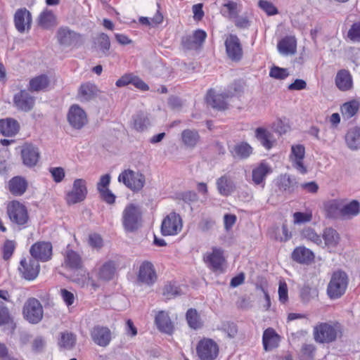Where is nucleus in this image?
<instances>
[{
  "label": "nucleus",
  "mask_w": 360,
  "mask_h": 360,
  "mask_svg": "<svg viewBox=\"0 0 360 360\" xmlns=\"http://www.w3.org/2000/svg\"><path fill=\"white\" fill-rule=\"evenodd\" d=\"M348 277L342 271H335L328 285L327 293L331 299H338L343 295L348 285Z\"/></svg>",
  "instance_id": "1"
},
{
  "label": "nucleus",
  "mask_w": 360,
  "mask_h": 360,
  "mask_svg": "<svg viewBox=\"0 0 360 360\" xmlns=\"http://www.w3.org/2000/svg\"><path fill=\"white\" fill-rule=\"evenodd\" d=\"M142 213L139 206L129 204L122 212V225L125 231L132 232L141 225Z\"/></svg>",
  "instance_id": "2"
},
{
  "label": "nucleus",
  "mask_w": 360,
  "mask_h": 360,
  "mask_svg": "<svg viewBox=\"0 0 360 360\" xmlns=\"http://www.w3.org/2000/svg\"><path fill=\"white\" fill-rule=\"evenodd\" d=\"M340 333L341 328L339 324L327 323L317 325L314 330V339L320 343H328L335 340Z\"/></svg>",
  "instance_id": "3"
},
{
  "label": "nucleus",
  "mask_w": 360,
  "mask_h": 360,
  "mask_svg": "<svg viewBox=\"0 0 360 360\" xmlns=\"http://www.w3.org/2000/svg\"><path fill=\"white\" fill-rule=\"evenodd\" d=\"M203 260L207 267L215 273L221 274L226 270V259L224 250L220 248L213 247L211 252H207Z\"/></svg>",
  "instance_id": "4"
},
{
  "label": "nucleus",
  "mask_w": 360,
  "mask_h": 360,
  "mask_svg": "<svg viewBox=\"0 0 360 360\" xmlns=\"http://www.w3.org/2000/svg\"><path fill=\"white\" fill-rule=\"evenodd\" d=\"M7 213L12 223L24 226L29 221L27 207L18 200H13L7 206Z\"/></svg>",
  "instance_id": "5"
},
{
  "label": "nucleus",
  "mask_w": 360,
  "mask_h": 360,
  "mask_svg": "<svg viewBox=\"0 0 360 360\" xmlns=\"http://www.w3.org/2000/svg\"><path fill=\"white\" fill-rule=\"evenodd\" d=\"M25 319L32 324L38 323L43 318V307L39 301L35 298H29L22 309Z\"/></svg>",
  "instance_id": "6"
},
{
  "label": "nucleus",
  "mask_w": 360,
  "mask_h": 360,
  "mask_svg": "<svg viewBox=\"0 0 360 360\" xmlns=\"http://www.w3.org/2000/svg\"><path fill=\"white\" fill-rule=\"evenodd\" d=\"M118 181L122 182L131 191H139L144 186L146 179L141 173L131 169H125L119 175Z\"/></svg>",
  "instance_id": "7"
},
{
  "label": "nucleus",
  "mask_w": 360,
  "mask_h": 360,
  "mask_svg": "<svg viewBox=\"0 0 360 360\" xmlns=\"http://www.w3.org/2000/svg\"><path fill=\"white\" fill-rule=\"evenodd\" d=\"M87 195L86 181L82 179H75L72 189L67 193L66 201L69 205L83 201Z\"/></svg>",
  "instance_id": "8"
},
{
  "label": "nucleus",
  "mask_w": 360,
  "mask_h": 360,
  "mask_svg": "<svg viewBox=\"0 0 360 360\" xmlns=\"http://www.w3.org/2000/svg\"><path fill=\"white\" fill-rule=\"evenodd\" d=\"M197 354L202 360H213L219 353L217 344L211 339L200 340L196 348Z\"/></svg>",
  "instance_id": "9"
},
{
  "label": "nucleus",
  "mask_w": 360,
  "mask_h": 360,
  "mask_svg": "<svg viewBox=\"0 0 360 360\" xmlns=\"http://www.w3.org/2000/svg\"><path fill=\"white\" fill-rule=\"evenodd\" d=\"M156 280L157 274L153 264L148 261L143 262L139 269L137 281L141 284L150 286Z\"/></svg>",
  "instance_id": "10"
},
{
  "label": "nucleus",
  "mask_w": 360,
  "mask_h": 360,
  "mask_svg": "<svg viewBox=\"0 0 360 360\" xmlns=\"http://www.w3.org/2000/svg\"><path fill=\"white\" fill-rule=\"evenodd\" d=\"M182 222L180 216L175 212L167 215L162 221L161 232L164 236H173L181 231Z\"/></svg>",
  "instance_id": "11"
},
{
  "label": "nucleus",
  "mask_w": 360,
  "mask_h": 360,
  "mask_svg": "<svg viewBox=\"0 0 360 360\" xmlns=\"http://www.w3.org/2000/svg\"><path fill=\"white\" fill-rule=\"evenodd\" d=\"M224 44L228 57L233 61L240 60L243 57V49L238 37L235 34H229Z\"/></svg>",
  "instance_id": "12"
},
{
  "label": "nucleus",
  "mask_w": 360,
  "mask_h": 360,
  "mask_svg": "<svg viewBox=\"0 0 360 360\" xmlns=\"http://www.w3.org/2000/svg\"><path fill=\"white\" fill-rule=\"evenodd\" d=\"M30 252L34 259L46 262L51 257L52 245L49 242H37L32 245Z\"/></svg>",
  "instance_id": "13"
},
{
  "label": "nucleus",
  "mask_w": 360,
  "mask_h": 360,
  "mask_svg": "<svg viewBox=\"0 0 360 360\" xmlns=\"http://www.w3.org/2000/svg\"><path fill=\"white\" fill-rule=\"evenodd\" d=\"M32 15L25 8L18 9L14 15V23L20 33L28 32L31 28Z\"/></svg>",
  "instance_id": "14"
},
{
  "label": "nucleus",
  "mask_w": 360,
  "mask_h": 360,
  "mask_svg": "<svg viewBox=\"0 0 360 360\" xmlns=\"http://www.w3.org/2000/svg\"><path fill=\"white\" fill-rule=\"evenodd\" d=\"M68 120L70 124L75 129L82 128L87 122L85 112L78 105H72L68 112Z\"/></svg>",
  "instance_id": "15"
},
{
  "label": "nucleus",
  "mask_w": 360,
  "mask_h": 360,
  "mask_svg": "<svg viewBox=\"0 0 360 360\" xmlns=\"http://www.w3.org/2000/svg\"><path fill=\"white\" fill-rule=\"evenodd\" d=\"M79 35L68 27H60L56 32V39L60 45L68 47L76 44Z\"/></svg>",
  "instance_id": "16"
},
{
  "label": "nucleus",
  "mask_w": 360,
  "mask_h": 360,
  "mask_svg": "<svg viewBox=\"0 0 360 360\" xmlns=\"http://www.w3.org/2000/svg\"><path fill=\"white\" fill-rule=\"evenodd\" d=\"M35 99L26 90H21L15 94L13 103L15 107L22 111L28 112L34 105Z\"/></svg>",
  "instance_id": "17"
},
{
  "label": "nucleus",
  "mask_w": 360,
  "mask_h": 360,
  "mask_svg": "<svg viewBox=\"0 0 360 360\" xmlns=\"http://www.w3.org/2000/svg\"><path fill=\"white\" fill-rule=\"evenodd\" d=\"M304 154L305 149L302 145L292 146L290 160L292 163V167L302 174H304L307 172L306 167L303 164Z\"/></svg>",
  "instance_id": "18"
},
{
  "label": "nucleus",
  "mask_w": 360,
  "mask_h": 360,
  "mask_svg": "<svg viewBox=\"0 0 360 360\" xmlns=\"http://www.w3.org/2000/svg\"><path fill=\"white\" fill-rule=\"evenodd\" d=\"M93 341L101 347H106L111 340V332L107 327L96 326L91 331Z\"/></svg>",
  "instance_id": "19"
},
{
  "label": "nucleus",
  "mask_w": 360,
  "mask_h": 360,
  "mask_svg": "<svg viewBox=\"0 0 360 360\" xmlns=\"http://www.w3.org/2000/svg\"><path fill=\"white\" fill-rule=\"evenodd\" d=\"M21 156L24 165L33 167L39 160V151L38 148L34 145L26 143L22 148Z\"/></svg>",
  "instance_id": "20"
},
{
  "label": "nucleus",
  "mask_w": 360,
  "mask_h": 360,
  "mask_svg": "<svg viewBox=\"0 0 360 360\" xmlns=\"http://www.w3.org/2000/svg\"><path fill=\"white\" fill-rule=\"evenodd\" d=\"M19 271L25 279L34 280L39 272V262L34 259H30L29 262H27L26 259H22Z\"/></svg>",
  "instance_id": "21"
},
{
  "label": "nucleus",
  "mask_w": 360,
  "mask_h": 360,
  "mask_svg": "<svg viewBox=\"0 0 360 360\" xmlns=\"http://www.w3.org/2000/svg\"><path fill=\"white\" fill-rule=\"evenodd\" d=\"M207 34L202 30L195 31L193 34L183 38L182 44L188 49H197L205 41Z\"/></svg>",
  "instance_id": "22"
},
{
  "label": "nucleus",
  "mask_w": 360,
  "mask_h": 360,
  "mask_svg": "<svg viewBox=\"0 0 360 360\" xmlns=\"http://www.w3.org/2000/svg\"><path fill=\"white\" fill-rule=\"evenodd\" d=\"M230 96L229 94H219L210 89L207 94L206 101L207 103L213 108L218 110H224L226 108V99Z\"/></svg>",
  "instance_id": "23"
},
{
  "label": "nucleus",
  "mask_w": 360,
  "mask_h": 360,
  "mask_svg": "<svg viewBox=\"0 0 360 360\" xmlns=\"http://www.w3.org/2000/svg\"><path fill=\"white\" fill-rule=\"evenodd\" d=\"M277 49L278 52L283 56L295 54L297 49L295 38L291 36L284 37L278 43Z\"/></svg>",
  "instance_id": "24"
},
{
  "label": "nucleus",
  "mask_w": 360,
  "mask_h": 360,
  "mask_svg": "<svg viewBox=\"0 0 360 360\" xmlns=\"http://www.w3.org/2000/svg\"><path fill=\"white\" fill-rule=\"evenodd\" d=\"M64 262L65 266L71 269L81 270L84 272L83 276H84L85 271L82 270V259L77 252L72 250H67L65 254Z\"/></svg>",
  "instance_id": "25"
},
{
  "label": "nucleus",
  "mask_w": 360,
  "mask_h": 360,
  "mask_svg": "<svg viewBox=\"0 0 360 360\" xmlns=\"http://www.w3.org/2000/svg\"><path fill=\"white\" fill-rule=\"evenodd\" d=\"M360 213V203L356 200L341 204L340 217L344 219H351Z\"/></svg>",
  "instance_id": "26"
},
{
  "label": "nucleus",
  "mask_w": 360,
  "mask_h": 360,
  "mask_svg": "<svg viewBox=\"0 0 360 360\" xmlns=\"http://www.w3.org/2000/svg\"><path fill=\"white\" fill-rule=\"evenodd\" d=\"M27 182L22 176H14L8 182V190L14 195H22L27 190Z\"/></svg>",
  "instance_id": "27"
},
{
  "label": "nucleus",
  "mask_w": 360,
  "mask_h": 360,
  "mask_svg": "<svg viewBox=\"0 0 360 360\" xmlns=\"http://www.w3.org/2000/svg\"><path fill=\"white\" fill-rule=\"evenodd\" d=\"M322 238L324 240L323 247H327L330 250L336 248L339 244L340 237L336 230L332 228H326L324 229Z\"/></svg>",
  "instance_id": "28"
},
{
  "label": "nucleus",
  "mask_w": 360,
  "mask_h": 360,
  "mask_svg": "<svg viewBox=\"0 0 360 360\" xmlns=\"http://www.w3.org/2000/svg\"><path fill=\"white\" fill-rule=\"evenodd\" d=\"M279 336L273 328H269L264 330L262 337L264 348L266 351L271 350L278 345Z\"/></svg>",
  "instance_id": "29"
},
{
  "label": "nucleus",
  "mask_w": 360,
  "mask_h": 360,
  "mask_svg": "<svg viewBox=\"0 0 360 360\" xmlns=\"http://www.w3.org/2000/svg\"><path fill=\"white\" fill-rule=\"evenodd\" d=\"M335 84L341 91L349 90L352 86V78L348 70H340L335 77Z\"/></svg>",
  "instance_id": "30"
},
{
  "label": "nucleus",
  "mask_w": 360,
  "mask_h": 360,
  "mask_svg": "<svg viewBox=\"0 0 360 360\" xmlns=\"http://www.w3.org/2000/svg\"><path fill=\"white\" fill-rule=\"evenodd\" d=\"M19 131L18 122L11 118L0 120V133L5 136H15Z\"/></svg>",
  "instance_id": "31"
},
{
  "label": "nucleus",
  "mask_w": 360,
  "mask_h": 360,
  "mask_svg": "<svg viewBox=\"0 0 360 360\" xmlns=\"http://www.w3.org/2000/svg\"><path fill=\"white\" fill-rule=\"evenodd\" d=\"M155 323L160 330L170 334L173 330V325L168 314L161 311L155 316Z\"/></svg>",
  "instance_id": "32"
},
{
  "label": "nucleus",
  "mask_w": 360,
  "mask_h": 360,
  "mask_svg": "<svg viewBox=\"0 0 360 360\" xmlns=\"http://www.w3.org/2000/svg\"><path fill=\"white\" fill-rule=\"evenodd\" d=\"M218 191L223 195H229L235 189V186L230 177L226 175L222 176L217 181Z\"/></svg>",
  "instance_id": "33"
},
{
  "label": "nucleus",
  "mask_w": 360,
  "mask_h": 360,
  "mask_svg": "<svg viewBox=\"0 0 360 360\" xmlns=\"http://www.w3.org/2000/svg\"><path fill=\"white\" fill-rule=\"evenodd\" d=\"M98 93V89L96 85L86 83L81 85L78 96L82 101H89L94 98Z\"/></svg>",
  "instance_id": "34"
},
{
  "label": "nucleus",
  "mask_w": 360,
  "mask_h": 360,
  "mask_svg": "<svg viewBox=\"0 0 360 360\" xmlns=\"http://www.w3.org/2000/svg\"><path fill=\"white\" fill-rule=\"evenodd\" d=\"M115 264L110 261L103 264L98 271V278L102 281H108L112 280L115 274Z\"/></svg>",
  "instance_id": "35"
},
{
  "label": "nucleus",
  "mask_w": 360,
  "mask_h": 360,
  "mask_svg": "<svg viewBox=\"0 0 360 360\" xmlns=\"http://www.w3.org/2000/svg\"><path fill=\"white\" fill-rule=\"evenodd\" d=\"M345 141L351 150H357L360 146V129L353 127L345 135Z\"/></svg>",
  "instance_id": "36"
},
{
  "label": "nucleus",
  "mask_w": 360,
  "mask_h": 360,
  "mask_svg": "<svg viewBox=\"0 0 360 360\" xmlns=\"http://www.w3.org/2000/svg\"><path fill=\"white\" fill-rule=\"evenodd\" d=\"M255 136L261 144L266 149L272 148L274 139L271 132L264 128H257L255 131Z\"/></svg>",
  "instance_id": "37"
},
{
  "label": "nucleus",
  "mask_w": 360,
  "mask_h": 360,
  "mask_svg": "<svg viewBox=\"0 0 360 360\" xmlns=\"http://www.w3.org/2000/svg\"><path fill=\"white\" fill-rule=\"evenodd\" d=\"M49 84V79L45 75L37 76L30 79L29 90L31 91H39L46 89Z\"/></svg>",
  "instance_id": "38"
},
{
  "label": "nucleus",
  "mask_w": 360,
  "mask_h": 360,
  "mask_svg": "<svg viewBox=\"0 0 360 360\" xmlns=\"http://www.w3.org/2000/svg\"><path fill=\"white\" fill-rule=\"evenodd\" d=\"M292 257L295 261L300 263H307L314 259V254L309 249L300 247L295 249Z\"/></svg>",
  "instance_id": "39"
},
{
  "label": "nucleus",
  "mask_w": 360,
  "mask_h": 360,
  "mask_svg": "<svg viewBox=\"0 0 360 360\" xmlns=\"http://www.w3.org/2000/svg\"><path fill=\"white\" fill-rule=\"evenodd\" d=\"M270 172H271V167L266 163L262 162L252 170V181L256 184H260Z\"/></svg>",
  "instance_id": "40"
},
{
  "label": "nucleus",
  "mask_w": 360,
  "mask_h": 360,
  "mask_svg": "<svg viewBox=\"0 0 360 360\" xmlns=\"http://www.w3.org/2000/svg\"><path fill=\"white\" fill-rule=\"evenodd\" d=\"M233 158L238 159H245L252 153V147L247 143H240L235 145L231 150Z\"/></svg>",
  "instance_id": "41"
},
{
  "label": "nucleus",
  "mask_w": 360,
  "mask_h": 360,
  "mask_svg": "<svg viewBox=\"0 0 360 360\" xmlns=\"http://www.w3.org/2000/svg\"><path fill=\"white\" fill-rule=\"evenodd\" d=\"M181 139L186 147L194 148L200 139V136L195 130L185 129L181 132Z\"/></svg>",
  "instance_id": "42"
},
{
  "label": "nucleus",
  "mask_w": 360,
  "mask_h": 360,
  "mask_svg": "<svg viewBox=\"0 0 360 360\" xmlns=\"http://www.w3.org/2000/svg\"><path fill=\"white\" fill-rule=\"evenodd\" d=\"M297 182L294 177H291L290 175L285 174L281 175L278 179V185L280 189L292 192L297 186Z\"/></svg>",
  "instance_id": "43"
},
{
  "label": "nucleus",
  "mask_w": 360,
  "mask_h": 360,
  "mask_svg": "<svg viewBox=\"0 0 360 360\" xmlns=\"http://www.w3.org/2000/svg\"><path fill=\"white\" fill-rule=\"evenodd\" d=\"M134 128L138 131H143L150 125V121L148 115L140 112L133 117Z\"/></svg>",
  "instance_id": "44"
},
{
  "label": "nucleus",
  "mask_w": 360,
  "mask_h": 360,
  "mask_svg": "<svg viewBox=\"0 0 360 360\" xmlns=\"http://www.w3.org/2000/svg\"><path fill=\"white\" fill-rule=\"evenodd\" d=\"M301 236L303 238L319 246L323 247L322 238L320 235L317 234V233L312 228H304L301 233Z\"/></svg>",
  "instance_id": "45"
},
{
  "label": "nucleus",
  "mask_w": 360,
  "mask_h": 360,
  "mask_svg": "<svg viewBox=\"0 0 360 360\" xmlns=\"http://www.w3.org/2000/svg\"><path fill=\"white\" fill-rule=\"evenodd\" d=\"M186 321L188 326L193 329H198L202 326V322L197 311L189 309L186 312Z\"/></svg>",
  "instance_id": "46"
},
{
  "label": "nucleus",
  "mask_w": 360,
  "mask_h": 360,
  "mask_svg": "<svg viewBox=\"0 0 360 360\" xmlns=\"http://www.w3.org/2000/svg\"><path fill=\"white\" fill-rule=\"evenodd\" d=\"M39 24L43 28L48 29L56 25V17L51 11H45L39 15Z\"/></svg>",
  "instance_id": "47"
},
{
  "label": "nucleus",
  "mask_w": 360,
  "mask_h": 360,
  "mask_svg": "<svg viewBox=\"0 0 360 360\" xmlns=\"http://www.w3.org/2000/svg\"><path fill=\"white\" fill-rule=\"evenodd\" d=\"M359 110V103L356 101H352L344 103L341 106V112L342 115L347 119L353 117Z\"/></svg>",
  "instance_id": "48"
},
{
  "label": "nucleus",
  "mask_w": 360,
  "mask_h": 360,
  "mask_svg": "<svg viewBox=\"0 0 360 360\" xmlns=\"http://www.w3.org/2000/svg\"><path fill=\"white\" fill-rule=\"evenodd\" d=\"M76 342V337L71 333H64L61 335L59 344L61 347L70 349H72Z\"/></svg>",
  "instance_id": "49"
},
{
  "label": "nucleus",
  "mask_w": 360,
  "mask_h": 360,
  "mask_svg": "<svg viewBox=\"0 0 360 360\" xmlns=\"http://www.w3.org/2000/svg\"><path fill=\"white\" fill-rule=\"evenodd\" d=\"M289 75L288 69L276 65L272 66L269 71V76L276 79H285Z\"/></svg>",
  "instance_id": "50"
},
{
  "label": "nucleus",
  "mask_w": 360,
  "mask_h": 360,
  "mask_svg": "<svg viewBox=\"0 0 360 360\" xmlns=\"http://www.w3.org/2000/svg\"><path fill=\"white\" fill-rule=\"evenodd\" d=\"M341 203L338 201L330 202L326 205L328 215L332 218L340 217Z\"/></svg>",
  "instance_id": "51"
},
{
  "label": "nucleus",
  "mask_w": 360,
  "mask_h": 360,
  "mask_svg": "<svg viewBox=\"0 0 360 360\" xmlns=\"http://www.w3.org/2000/svg\"><path fill=\"white\" fill-rule=\"evenodd\" d=\"M224 8L226 10H223L224 15L229 18H236L238 16L237 4L233 1H229L224 4Z\"/></svg>",
  "instance_id": "52"
},
{
  "label": "nucleus",
  "mask_w": 360,
  "mask_h": 360,
  "mask_svg": "<svg viewBox=\"0 0 360 360\" xmlns=\"http://www.w3.org/2000/svg\"><path fill=\"white\" fill-rule=\"evenodd\" d=\"M347 37L354 42H360V22H354L347 33Z\"/></svg>",
  "instance_id": "53"
},
{
  "label": "nucleus",
  "mask_w": 360,
  "mask_h": 360,
  "mask_svg": "<svg viewBox=\"0 0 360 360\" xmlns=\"http://www.w3.org/2000/svg\"><path fill=\"white\" fill-rule=\"evenodd\" d=\"M180 294V288L174 284L169 283L166 285L163 290V295L166 297L167 299H172L177 295H179Z\"/></svg>",
  "instance_id": "54"
},
{
  "label": "nucleus",
  "mask_w": 360,
  "mask_h": 360,
  "mask_svg": "<svg viewBox=\"0 0 360 360\" xmlns=\"http://www.w3.org/2000/svg\"><path fill=\"white\" fill-rule=\"evenodd\" d=\"M97 42L101 51L105 54L110 47V42L106 34L101 33L97 38Z\"/></svg>",
  "instance_id": "55"
},
{
  "label": "nucleus",
  "mask_w": 360,
  "mask_h": 360,
  "mask_svg": "<svg viewBox=\"0 0 360 360\" xmlns=\"http://www.w3.org/2000/svg\"><path fill=\"white\" fill-rule=\"evenodd\" d=\"M293 218L295 224H301L309 222L312 219V214L309 212H297L294 213Z\"/></svg>",
  "instance_id": "56"
},
{
  "label": "nucleus",
  "mask_w": 360,
  "mask_h": 360,
  "mask_svg": "<svg viewBox=\"0 0 360 360\" xmlns=\"http://www.w3.org/2000/svg\"><path fill=\"white\" fill-rule=\"evenodd\" d=\"M15 248V243L13 240H7L3 247V257L7 260L12 256Z\"/></svg>",
  "instance_id": "57"
},
{
  "label": "nucleus",
  "mask_w": 360,
  "mask_h": 360,
  "mask_svg": "<svg viewBox=\"0 0 360 360\" xmlns=\"http://www.w3.org/2000/svg\"><path fill=\"white\" fill-rule=\"evenodd\" d=\"M258 5L268 15H274L278 13L276 8L268 1L260 0Z\"/></svg>",
  "instance_id": "58"
},
{
  "label": "nucleus",
  "mask_w": 360,
  "mask_h": 360,
  "mask_svg": "<svg viewBox=\"0 0 360 360\" xmlns=\"http://www.w3.org/2000/svg\"><path fill=\"white\" fill-rule=\"evenodd\" d=\"M46 346V340L41 336L36 337L32 343V349L34 352H41Z\"/></svg>",
  "instance_id": "59"
},
{
  "label": "nucleus",
  "mask_w": 360,
  "mask_h": 360,
  "mask_svg": "<svg viewBox=\"0 0 360 360\" xmlns=\"http://www.w3.org/2000/svg\"><path fill=\"white\" fill-rule=\"evenodd\" d=\"M89 244L94 248L99 249L103 246V239L97 233L90 234L89 236Z\"/></svg>",
  "instance_id": "60"
},
{
  "label": "nucleus",
  "mask_w": 360,
  "mask_h": 360,
  "mask_svg": "<svg viewBox=\"0 0 360 360\" xmlns=\"http://www.w3.org/2000/svg\"><path fill=\"white\" fill-rule=\"evenodd\" d=\"M10 319L8 308L1 302L0 303V325L5 324L8 322Z\"/></svg>",
  "instance_id": "61"
},
{
  "label": "nucleus",
  "mask_w": 360,
  "mask_h": 360,
  "mask_svg": "<svg viewBox=\"0 0 360 360\" xmlns=\"http://www.w3.org/2000/svg\"><path fill=\"white\" fill-rule=\"evenodd\" d=\"M278 296L279 300L283 303H285L288 300V287L285 282H280L279 283Z\"/></svg>",
  "instance_id": "62"
},
{
  "label": "nucleus",
  "mask_w": 360,
  "mask_h": 360,
  "mask_svg": "<svg viewBox=\"0 0 360 360\" xmlns=\"http://www.w3.org/2000/svg\"><path fill=\"white\" fill-rule=\"evenodd\" d=\"M60 295L67 306H70L74 303L75 296L72 292L66 289H61Z\"/></svg>",
  "instance_id": "63"
},
{
  "label": "nucleus",
  "mask_w": 360,
  "mask_h": 360,
  "mask_svg": "<svg viewBox=\"0 0 360 360\" xmlns=\"http://www.w3.org/2000/svg\"><path fill=\"white\" fill-rule=\"evenodd\" d=\"M307 83L304 80L297 79L294 82L289 84L288 89L290 91H300L306 89Z\"/></svg>",
  "instance_id": "64"
}]
</instances>
